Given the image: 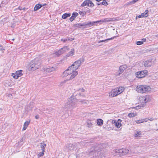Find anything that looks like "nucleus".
Returning a JSON list of instances; mask_svg holds the SVG:
<instances>
[{"mask_svg":"<svg viewBox=\"0 0 158 158\" xmlns=\"http://www.w3.org/2000/svg\"><path fill=\"white\" fill-rule=\"evenodd\" d=\"M87 6L91 7H92L94 6V4L90 0H86L84 1L81 5V6L84 7Z\"/></svg>","mask_w":158,"mask_h":158,"instance_id":"f8f14e48","label":"nucleus"},{"mask_svg":"<svg viewBox=\"0 0 158 158\" xmlns=\"http://www.w3.org/2000/svg\"><path fill=\"white\" fill-rule=\"evenodd\" d=\"M146 40L145 39H143L141 41H138L136 42V44L137 45H141L143 43V42H145Z\"/></svg>","mask_w":158,"mask_h":158,"instance_id":"393cba45","label":"nucleus"},{"mask_svg":"<svg viewBox=\"0 0 158 158\" xmlns=\"http://www.w3.org/2000/svg\"><path fill=\"white\" fill-rule=\"evenodd\" d=\"M114 38V37L113 38H110L108 39H107L105 40H99L98 41V43H100L102 42L107 41H108L109 40H112V39H113Z\"/></svg>","mask_w":158,"mask_h":158,"instance_id":"473e14b6","label":"nucleus"},{"mask_svg":"<svg viewBox=\"0 0 158 158\" xmlns=\"http://www.w3.org/2000/svg\"><path fill=\"white\" fill-rule=\"evenodd\" d=\"M40 148L43 149H44L45 148L46 146V144L44 142H43V143H40Z\"/></svg>","mask_w":158,"mask_h":158,"instance_id":"f704fd0d","label":"nucleus"},{"mask_svg":"<svg viewBox=\"0 0 158 158\" xmlns=\"http://www.w3.org/2000/svg\"><path fill=\"white\" fill-rule=\"evenodd\" d=\"M89 12H90L89 10H89H87V11H86V13L87 12L89 13Z\"/></svg>","mask_w":158,"mask_h":158,"instance_id":"09e8293b","label":"nucleus"},{"mask_svg":"<svg viewBox=\"0 0 158 158\" xmlns=\"http://www.w3.org/2000/svg\"><path fill=\"white\" fill-rule=\"evenodd\" d=\"M115 89H116V91L117 92V94H118L122 92L124 90V89L123 87H119L118 88Z\"/></svg>","mask_w":158,"mask_h":158,"instance_id":"5701e85b","label":"nucleus"},{"mask_svg":"<svg viewBox=\"0 0 158 158\" xmlns=\"http://www.w3.org/2000/svg\"><path fill=\"white\" fill-rule=\"evenodd\" d=\"M142 135L141 132L137 131L135 133V136L136 137H141Z\"/></svg>","mask_w":158,"mask_h":158,"instance_id":"a878e982","label":"nucleus"},{"mask_svg":"<svg viewBox=\"0 0 158 158\" xmlns=\"http://www.w3.org/2000/svg\"><path fill=\"white\" fill-rule=\"evenodd\" d=\"M56 68L57 67L56 66L51 67L45 69L44 68V70L46 72L50 73L55 70L56 69Z\"/></svg>","mask_w":158,"mask_h":158,"instance_id":"dca6fc26","label":"nucleus"},{"mask_svg":"<svg viewBox=\"0 0 158 158\" xmlns=\"http://www.w3.org/2000/svg\"><path fill=\"white\" fill-rule=\"evenodd\" d=\"M61 40L62 41L65 42L67 40L62 39H61Z\"/></svg>","mask_w":158,"mask_h":158,"instance_id":"37998d69","label":"nucleus"},{"mask_svg":"<svg viewBox=\"0 0 158 158\" xmlns=\"http://www.w3.org/2000/svg\"><path fill=\"white\" fill-rule=\"evenodd\" d=\"M142 17V16H141V15H138V16H136V19H137V18H141Z\"/></svg>","mask_w":158,"mask_h":158,"instance_id":"a19ab883","label":"nucleus"},{"mask_svg":"<svg viewBox=\"0 0 158 158\" xmlns=\"http://www.w3.org/2000/svg\"><path fill=\"white\" fill-rule=\"evenodd\" d=\"M70 13H65L62 15V18L63 19H65L68 17H70Z\"/></svg>","mask_w":158,"mask_h":158,"instance_id":"7c9ffc66","label":"nucleus"},{"mask_svg":"<svg viewBox=\"0 0 158 158\" xmlns=\"http://www.w3.org/2000/svg\"><path fill=\"white\" fill-rule=\"evenodd\" d=\"M42 151L41 152H40L38 154V156L39 157H41L43 156L44 155V152H45V151L44 149L42 150Z\"/></svg>","mask_w":158,"mask_h":158,"instance_id":"72a5a7b5","label":"nucleus"},{"mask_svg":"<svg viewBox=\"0 0 158 158\" xmlns=\"http://www.w3.org/2000/svg\"><path fill=\"white\" fill-rule=\"evenodd\" d=\"M61 50L60 49L58 51H56V52L53 53V55L55 57L59 56L60 55L63 54Z\"/></svg>","mask_w":158,"mask_h":158,"instance_id":"412c9836","label":"nucleus"},{"mask_svg":"<svg viewBox=\"0 0 158 158\" xmlns=\"http://www.w3.org/2000/svg\"><path fill=\"white\" fill-rule=\"evenodd\" d=\"M102 4L103 5L106 6L108 5V3L106 1H103L102 2Z\"/></svg>","mask_w":158,"mask_h":158,"instance_id":"ea45409f","label":"nucleus"},{"mask_svg":"<svg viewBox=\"0 0 158 158\" xmlns=\"http://www.w3.org/2000/svg\"><path fill=\"white\" fill-rule=\"evenodd\" d=\"M143 64L145 67H148L151 66L153 64V63L151 60H149L144 61Z\"/></svg>","mask_w":158,"mask_h":158,"instance_id":"f3484780","label":"nucleus"},{"mask_svg":"<svg viewBox=\"0 0 158 158\" xmlns=\"http://www.w3.org/2000/svg\"><path fill=\"white\" fill-rule=\"evenodd\" d=\"M11 40H12V41H14V40L15 39H12Z\"/></svg>","mask_w":158,"mask_h":158,"instance_id":"8fccbe9b","label":"nucleus"},{"mask_svg":"<svg viewBox=\"0 0 158 158\" xmlns=\"http://www.w3.org/2000/svg\"><path fill=\"white\" fill-rule=\"evenodd\" d=\"M121 120L120 119H118V120L117 121L116 120H113L112 121V123H114L115 126L117 128H119L121 126Z\"/></svg>","mask_w":158,"mask_h":158,"instance_id":"2eb2a0df","label":"nucleus"},{"mask_svg":"<svg viewBox=\"0 0 158 158\" xmlns=\"http://www.w3.org/2000/svg\"><path fill=\"white\" fill-rule=\"evenodd\" d=\"M35 117L36 119H38L39 117V115H37L35 116Z\"/></svg>","mask_w":158,"mask_h":158,"instance_id":"79ce46f5","label":"nucleus"},{"mask_svg":"<svg viewBox=\"0 0 158 158\" xmlns=\"http://www.w3.org/2000/svg\"><path fill=\"white\" fill-rule=\"evenodd\" d=\"M78 15V14L75 12H74L72 14V16L69 18V20L70 21L72 22L73 21L74 19Z\"/></svg>","mask_w":158,"mask_h":158,"instance_id":"6ab92c4d","label":"nucleus"},{"mask_svg":"<svg viewBox=\"0 0 158 158\" xmlns=\"http://www.w3.org/2000/svg\"><path fill=\"white\" fill-rule=\"evenodd\" d=\"M87 126L89 128L92 127H93V124L90 121H88L87 122Z\"/></svg>","mask_w":158,"mask_h":158,"instance_id":"2f4dec72","label":"nucleus"},{"mask_svg":"<svg viewBox=\"0 0 158 158\" xmlns=\"http://www.w3.org/2000/svg\"><path fill=\"white\" fill-rule=\"evenodd\" d=\"M149 97L147 95L139 96V103L142 105V107H143L144 105L149 101Z\"/></svg>","mask_w":158,"mask_h":158,"instance_id":"1a4fd4ad","label":"nucleus"},{"mask_svg":"<svg viewBox=\"0 0 158 158\" xmlns=\"http://www.w3.org/2000/svg\"><path fill=\"white\" fill-rule=\"evenodd\" d=\"M88 142H82L80 143H76L74 145L72 143H68L66 145V147L69 150H72L75 148H76L75 151L77 152H79V149L82 148V146H83L85 145V143Z\"/></svg>","mask_w":158,"mask_h":158,"instance_id":"f03ea898","label":"nucleus"},{"mask_svg":"<svg viewBox=\"0 0 158 158\" xmlns=\"http://www.w3.org/2000/svg\"><path fill=\"white\" fill-rule=\"evenodd\" d=\"M68 80H65L64 81H63L62 82H61L60 83V84L59 85V86H61L65 84L67 81H68Z\"/></svg>","mask_w":158,"mask_h":158,"instance_id":"c9c22d12","label":"nucleus"},{"mask_svg":"<svg viewBox=\"0 0 158 158\" xmlns=\"http://www.w3.org/2000/svg\"><path fill=\"white\" fill-rule=\"evenodd\" d=\"M30 122L26 121L24 124V127L23 128V130H25L29 124Z\"/></svg>","mask_w":158,"mask_h":158,"instance_id":"c756f323","label":"nucleus"},{"mask_svg":"<svg viewBox=\"0 0 158 158\" xmlns=\"http://www.w3.org/2000/svg\"><path fill=\"white\" fill-rule=\"evenodd\" d=\"M103 120L99 118L97 120V123L98 126H102L103 124Z\"/></svg>","mask_w":158,"mask_h":158,"instance_id":"bb28decb","label":"nucleus"},{"mask_svg":"<svg viewBox=\"0 0 158 158\" xmlns=\"http://www.w3.org/2000/svg\"><path fill=\"white\" fill-rule=\"evenodd\" d=\"M79 13L82 16H84L86 14V12L85 11H79Z\"/></svg>","mask_w":158,"mask_h":158,"instance_id":"e433bc0d","label":"nucleus"},{"mask_svg":"<svg viewBox=\"0 0 158 158\" xmlns=\"http://www.w3.org/2000/svg\"><path fill=\"white\" fill-rule=\"evenodd\" d=\"M148 10H145V11L143 13L141 14V16L142 17H147L148 15Z\"/></svg>","mask_w":158,"mask_h":158,"instance_id":"b1692460","label":"nucleus"},{"mask_svg":"<svg viewBox=\"0 0 158 158\" xmlns=\"http://www.w3.org/2000/svg\"><path fill=\"white\" fill-rule=\"evenodd\" d=\"M136 88V90L137 92L141 93L148 92L151 89V88L149 86L145 85L138 86Z\"/></svg>","mask_w":158,"mask_h":158,"instance_id":"0eeeda50","label":"nucleus"},{"mask_svg":"<svg viewBox=\"0 0 158 158\" xmlns=\"http://www.w3.org/2000/svg\"><path fill=\"white\" fill-rule=\"evenodd\" d=\"M128 116L129 117H132L134 116V114L130 113L128 114Z\"/></svg>","mask_w":158,"mask_h":158,"instance_id":"4c0bfd02","label":"nucleus"},{"mask_svg":"<svg viewBox=\"0 0 158 158\" xmlns=\"http://www.w3.org/2000/svg\"><path fill=\"white\" fill-rule=\"evenodd\" d=\"M97 149L96 148L94 150H92L89 152V158H101V157L100 156L101 152L96 151Z\"/></svg>","mask_w":158,"mask_h":158,"instance_id":"6e6552de","label":"nucleus"},{"mask_svg":"<svg viewBox=\"0 0 158 158\" xmlns=\"http://www.w3.org/2000/svg\"><path fill=\"white\" fill-rule=\"evenodd\" d=\"M72 67L69 66L68 69L65 70L63 73V76L64 77L67 76L71 74V75L69 79H72L73 78L78 74L77 71H74L71 68Z\"/></svg>","mask_w":158,"mask_h":158,"instance_id":"7ed1b4c3","label":"nucleus"},{"mask_svg":"<svg viewBox=\"0 0 158 158\" xmlns=\"http://www.w3.org/2000/svg\"><path fill=\"white\" fill-rule=\"evenodd\" d=\"M97 4L98 5H100L101 4H102V3H101V2H98V3H97Z\"/></svg>","mask_w":158,"mask_h":158,"instance_id":"a18cd8bd","label":"nucleus"},{"mask_svg":"<svg viewBox=\"0 0 158 158\" xmlns=\"http://www.w3.org/2000/svg\"><path fill=\"white\" fill-rule=\"evenodd\" d=\"M23 10H25V8H24L23 9Z\"/></svg>","mask_w":158,"mask_h":158,"instance_id":"3c124183","label":"nucleus"},{"mask_svg":"<svg viewBox=\"0 0 158 158\" xmlns=\"http://www.w3.org/2000/svg\"><path fill=\"white\" fill-rule=\"evenodd\" d=\"M117 92L116 89H114L112 90V91L109 93V96L111 97L116 96L118 95V94H117Z\"/></svg>","mask_w":158,"mask_h":158,"instance_id":"a211bd4d","label":"nucleus"},{"mask_svg":"<svg viewBox=\"0 0 158 158\" xmlns=\"http://www.w3.org/2000/svg\"><path fill=\"white\" fill-rule=\"evenodd\" d=\"M127 66L126 65H123L120 66L119 67L118 72L119 73L117 74V75L118 76H119L122 74L124 71L127 68Z\"/></svg>","mask_w":158,"mask_h":158,"instance_id":"4468645a","label":"nucleus"},{"mask_svg":"<svg viewBox=\"0 0 158 158\" xmlns=\"http://www.w3.org/2000/svg\"><path fill=\"white\" fill-rule=\"evenodd\" d=\"M22 72L23 71L22 70L17 71L15 73H12V76L15 79H17L19 77H20L23 75Z\"/></svg>","mask_w":158,"mask_h":158,"instance_id":"ddd939ff","label":"nucleus"},{"mask_svg":"<svg viewBox=\"0 0 158 158\" xmlns=\"http://www.w3.org/2000/svg\"><path fill=\"white\" fill-rule=\"evenodd\" d=\"M18 8L20 10H22V7H19Z\"/></svg>","mask_w":158,"mask_h":158,"instance_id":"49530a36","label":"nucleus"},{"mask_svg":"<svg viewBox=\"0 0 158 158\" xmlns=\"http://www.w3.org/2000/svg\"><path fill=\"white\" fill-rule=\"evenodd\" d=\"M148 121V118H145L144 119H140L139 120H137L135 121L136 123L138 124L140 123H143L144 122H147Z\"/></svg>","mask_w":158,"mask_h":158,"instance_id":"aec40b11","label":"nucleus"},{"mask_svg":"<svg viewBox=\"0 0 158 158\" xmlns=\"http://www.w3.org/2000/svg\"><path fill=\"white\" fill-rule=\"evenodd\" d=\"M60 49L61 50V51H62L63 53L65 52L68 51L69 49V48L68 46H64L63 48H62Z\"/></svg>","mask_w":158,"mask_h":158,"instance_id":"c85d7f7f","label":"nucleus"},{"mask_svg":"<svg viewBox=\"0 0 158 158\" xmlns=\"http://www.w3.org/2000/svg\"><path fill=\"white\" fill-rule=\"evenodd\" d=\"M101 22V21H94L93 22H85L83 23H78L73 25V27H74L80 28L81 27H89L92 26L94 25V24Z\"/></svg>","mask_w":158,"mask_h":158,"instance_id":"39448f33","label":"nucleus"},{"mask_svg":"<svg viewBox=\"0 0 158 158\" xmlns=\"http://www.w3.org/2000/svg\"><path fill=\"white\" fill-rule=\"evenodd\" d=\"M46 5V4H44L43 5H42V6H45Z\"/></svg>","mask_w":158,"mask_h":158,"instance_id":"de8ad7c7","label":"nucleus"},{"mask_svg":"<svg viewBox=\"0 0 158 158\" xmlns=\"http://www.w3.org/2000/svg\"><path fill=\"white\" fill-rule=\"evenodd\" d=\"M148 71L145 70L136 73V77L138 78H142L144 77L147 74Z\"/></svg>","mask_w":158,"mask_h":158,"instance_id":"9b49d317","label":"nucleus"},{"mask_svg":"<svg viewBox=\"0 0 158 158\" xmlns=\"http://www.w3.org/2000/svg\"><path fill=\"white\" fill-rule=\"evenodd\" d=\"M84 61V60L83 58H80L78 60L75 61L70 67H72L71 68L74 71H77V69L80 66L81 63L83 62Z\"/></svg>","mask_w":158,"mask_h":158,"instance_id":"423d86ee","label":"nucleus"},{"mask_svg":"<svg viewBox=\"0 0 158 158\" xmlns=\"http://www.w3.org/2000/svg\"><path fill=\"white\" fill-rule=\"evenodd\" d=\"M153 120V118H151L150 119H148V120H150V121H152Z\"/></svg>","mask_w":158,"mask_h":158,"instance_id":"c03bdc74","label":"nucleus"},{"mask_svg":"<svg viewBox=\"0 0 158 158\" xmlns=\"http://www.w3.org/2000/svg\"><path fill=\"white\" fill-rule=\"evenodd\" d=\"M85 91V89L83 88L79 89L78 91L79 92L76 95L78 99L73 98L72 97L69 98L64 108L68 109H72L76 107L77 102H81V104L85 106L88 105L89 103V101L88 100L82 99L83 98L85 97V95L81 92H83Z\"/></svg>","mask_w":158,"mask_h":158,"instance_id":"f257e3e1","label":"nucleus"},{"mask_svg":"<svg viewBox=\"0 0 158 158\" xmlns=\"http://www.w3.org/2000/svg\"><path fill=\"white\" fill-rule=\"evenodd\" d=\"M74 49L73 48H72L71 51L69 52L68 54L66 55L67 57H69L71 56L74 55Z\"/></svg>","mask_w":158,"mask_h":158,"instance_id":"4be33fe9","label":"nucleus"},{"mask_svg":"<svg viewBox=\"0 0 158 158\" xmlns=\"http://www.w3.org/2000/svg\"><path fill=\"white\" fill-rule=\"evenodd\" d=\"M42 7V6L40 4H36L34 8V11H36L38 10Z\"/></svg>","mask_w":158,"mask_h":158,"instance_id":"cd10ccee","label":"nucleus"},{"mask_svg":"<svg viewBox=\"0 0 158 158\" xmlns=\"http://www.w3.org/2000/svg\"><path fill=\"white\" fill-rule=\"evenodd\" d=\"M115 152L116 155L119 156H122L128 153H131V152L128 149L122 148L118 150H116Z\"/></svg>","mask_w":158,"mask_h":158,"instance_id":"9d476101","label":"nucleus"},{"mask_svg":"<svg viewBox=\"0 0 158 158\" xmlns=\"http://www.w3.org/2000/svg\"><path fill=\"white\" fill-rule=\"evenodd\" d=\"M5 48L4 47L2 46V45H0V50L1 51L5 50Z\"/></svg>","mask_w":158,"mask_h":158,"instance_id":"58836bf2","label":"nucleus"},{"mask_svg":"<svg viewBox=\"0 0 158 158\" xmlns=\"http://www.w3.org/2000/svg\"><path fill=\"white\" fill-rule=\"evenodd\" d=\"M31 65L29 67V69L32 71H34L38 69L41 64V62L38 58L32 60L31 63Z\"/></svg>","mask_w":158,"mask_h":158,"instance_id":"20e7f679","label":"nucleus"}]
</instances>
